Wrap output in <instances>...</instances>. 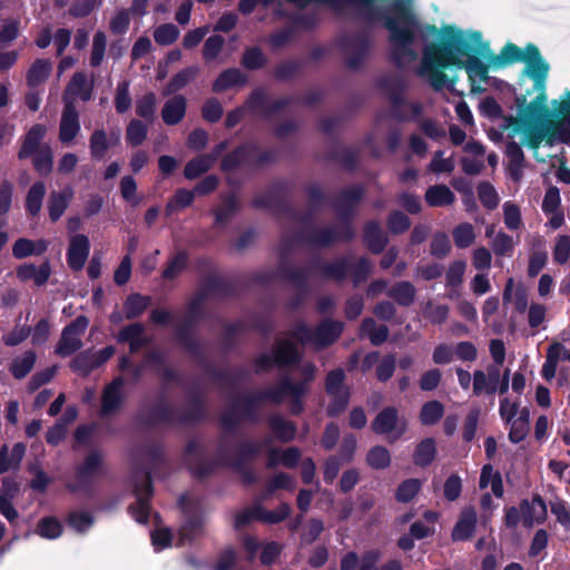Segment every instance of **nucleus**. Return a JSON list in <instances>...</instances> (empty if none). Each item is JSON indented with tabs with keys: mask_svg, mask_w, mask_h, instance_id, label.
Returning a JSON list of instances; mask_svg holds the SVG:
<instances>
[{
	"mask_svg": "<svg viewBox=\"0 0 570 570\" xmlns=\"http://www.w3.org/2000/svg\"><path fill=\"white\" fill-rule=\"evenodd\" d=\"M452 32L463 31L446 27L442 31L440 43L428 45L423 50L417 75L424 78L434 90H441L448 85L449 80L443 69L450 66L464 68L472 81L488 79V70L491 68L488 60L484 63L475 56L470 55L469 52H475L472 49L458 51L450 45Z\"/></svg>",
	"mask_w": 570,
	"mask_h": 570,
	"instance_id": "nucleus-1",
	"label": "nucleus"
},
{
	"mask_svg": "<svg viewBox=\"0 0 570 570\" xmlns=\"http://www.w3.org/2000/svg\"><path fill=\"white\" fill-rule=\"evenodd\" d=\"M546 101L543 94L532 100L524 109L527 119L515 121L511 130L512 136H522V142L531 148H538L543 140L549 145L570 141V91L567 99L560 102L557 120L544 121Z\"/></svg>",
	"mask_w": 570,
	"mask_h": 570,
	"instance_id": "nucleus-2",
	"label": "nucleus"
},
{
	"mask_svg": "<svg viewBox=\"0 0 570 570\" xmlns=\"http://www.w3.org/2000/svg\"><path fill=\"white\" fill-rule=\"evenodd\" d=\"M342 330L343 324L337 321H324L315 330L299 323L295 326L291 337L278 342L272 354H263L257 358L256 367L259 371H265L275 364L295 362L298 358V351L294 341L322 348L332 344L340 336Z\"/></svg>",
	"mask_w": 570,
	"mask_h": 570,
	"instance_id": "nucleus-3",
	"label": "nucleus"
},
{
	"mask_svg": "<svg viewBox=\"0 0 570 570\" xmlns=\"http://www.w3.org/2000/svg\"><path fill=\"white\" fill-rule=\"evenodd\" d=\"M450 45L458 51H463L464 49L474 50L475 53L488 60L489 67H492V69L504 68L514 62L524 61L525 58V50L521 51L513 43H507L499 55L493 53L490 50L489 43L482 40L481 33L478 31L452 32Z\"/></svg>",
	"mask_w": 570,
	"mask_h": 570,
	"instance_id": "nucleus-4",
	"label": "nucleus"
},
{
	"mask_svg": "<svg viewBox=\"0 0 570 570\" xmlns=\"http://www.w3.org/2000/svg\"><path fill=\"white\" fill-rule=\"evenodd\" d=\"M315 373V366L307 364L302 368L303 381L299 383H292L288 379L283 380L276 387L269 390L266 393V397H269L274 402H281L283 399L289 396L293 399L291 411L294 414H298L303 406L298 401L303 394L308 390V383L313 380Z\"/></svg>",
	"mask_w": 570,
	"mask_h": 570,
	"instance_id": "nucleus-5",
	"label": "nucleus"
},
{
	"mask_svg": "<svg viewBox=\"0 0 570 570\" xmlns=\"http://www.w3.org/2000/svg\"><path fill=\"white\" fill-rule=\"evenodd\" d=\"M406 421L399 417L397 410L389 406L382 410L372 422V430L376 434L385 435L389 442H395L406 431Z\"/></svg>",
	"mask_w": 570,
	"mask_h": 570,
	"instance_id": "nucleus-6",
	"label": "nucleus"
},
{
	"mask_svg": "<svg viewBox=\"0 0 570 570\" xmlns=\"http://www.w3.org/2000/svg\"><path fill=\"white\" fill-rule=\"evenodd\" d=\"M136 503L129 507L130 514L137 522L144 523L148 519V500L151 495L150 478L147 473L140 472L135 476Z\"/></svg>",
	"mask_w": 570,
	"mask_h": 570,
	"instance_id": "nucleus-7",
	"label": "nucleus"
},
{
	"mask_svg": "<svg viewBox=\"0 0 570 570\" xmlns=\"http://www.w3.org/2000/svg\"><path fill=\"white\" fill-rule=\"evenodd\" d=\"M344 372L342 370H334L327 374L326 377V392L332 397L328 405V414L336 415L341 413L348 403V392L344 384Z\"/></svg>",
	"mask_w": 570,
	"mask_h": 570,
	"instance_id": "nucleus-8",
	"label": "nucleus"
},
{
	"mask_svg": "<svg viewBox=\"0 0 570 570\" xmlns=\"http://www.w3.org/2000/svg\"><path fill=\"white\" fill-rule=\"evenodd\" d=\"M289 507L287 504H281L276 510L268 511L261 505L254 507L248 510H244L236 515L235 527L242 528L252 520H258L264 523L274 524L283 521L289 514Z\"/></svg>",
	"mask_w": 570,
	"mask_h": 570,
	"instance_id": "nucleus-9",
	"label": "nucleus"
},
{
	"mask_svg": "<svg viewBox=\"0 0 570 570\" xmlns=\"http://www.w3.org/2000/svg\"><path fill=\"white\" fill-rule=\"evenodd\" d=\"M88 326V320L85 316H78L70 325L65 327L57 353L61 356H68L81 347V336Z\"/></svg>",
	"mask_w": 570,
	"mask_h": 570,
	"instance_id": "nucleus-10",
	"label": "nucleus"
},
{
	"mask_svg": "<svg viewBox=\"0 0 570 570\" xmlns=\"http://www.w3.org/2000/svg\"><path fill=\"white\" fill-rule=\"evenodd\" d=\"M79 114L71 102H66L59 122V141L63 145H71L80 132Z\"/></svg>",
	"mask_w": 570,
	"mask_h": 570,
	"instance_id": "nucleus-11",
	"label": "nucleus"
},
{
	"mask_svg": "<svg viewBox=\"0 0 570 570\" xmlns=\"http://www.w3.org/2000/svg\"><path fill=\"white\" fill-rule=\"evenodd\" d=\"M500 382V370L495 365H490L485 371L476 370L473 373V395H493L498 390Z\"/></svg>",
	"mask_w": 570,
	"mask_h": 570,
	"instance_id": "nucleus-12",
	"label": "nucleus"
},
{
	"mask_svg": "<svg viewBox=\"0 0 570 570\" xmlns=\"http://www.w3.org/2000/svg\"><path fill=\"white\" fill-rule=\"evenodd\" d=\"M114 354L115 348L112 346L105 347L97 353L85 352L72 361L71 366L79 374L87 375L90 371L107 362Z\"/></svg>",
	"mask_w": 570,
	"mask_h": 570,
	"instance_id": "nucleus-13",
	"label": "nucleus"
},
{
	"mask_svg": "<svg viewBox=\"0 0 570 570\" xmlns=\"http://www.w3.org/2000/svg\"><path fill=\"white\" fill-rule=\"evenodd\" d=\"M527 71L538 85L543 87L549 71V65L541 58L538 48L533 45L525 47Z\"/></svg>",
	"mask_w": 570,
	"mask_h": 570,
	"instance_id": "nucleus-14",
	"label": "nucleus"
},
{
	"mask_svg": "<svg viewBox=\"0 0 570 570\" xmlns=\"http://www.w3.org/2000/svg\"><path fill=\"white\" fill-rule=\"evenodd\" d=\"M570 362V350L559 342H553L547 350L546 362L542 365L541 375L551 381L556 376L559 362Z\"/></svg>",
	"mask_w": 570,
	"mask_h": 570,
	"instance_id": "nucleus-15",
	"label": "nucleus"
},
{
	"mask_svg": "<svg viewBox=\"0 0 570 570\" xmlns=\"http://www.w3.org/2000/svg\"><path fill=\"white\" fill-rule=\"evenodd\" d=\"M47 135V127L42 124H36L24 135L20 150L18 153L19 159H26L31 157L35 153L39 151L45 142L43 138Z\"/></svg>",
	"mask_w": 570,
	"mask_h": 570,
	"instance_id": "nucleus-16",
	"label": "nucleus"
},
{
	"mask_svg": "<svg viewBox=\"0 0 570 570\" xmlns=\"http://www.w3.org/2000/svg\"><path fill=\"white\" fill-rule=\"evenodd\" d=\"M102 463L104 458L99 452H90L86 456L83 463L80 464L77 469V481L75 483H69L68 488L71 491H78L81 488V485L85 484L88 478L100 471V469L102 468Z\"/></svg>",
	"mask_w": 570,
	"mask_h": 570,
	"instance_id": "nucleus-17",
	"label": "nucleus"
},
{
	"mask_svg": "<svg viewBox=\"0 0 570 570\" xmlns=\"http://www.w3.org/2000/svg\"><path fill=\"white\" fill-rule=\"evenodd\" d=\"M89 239L82 234L75 235L70 238L68 249V264L70 268L80 271L89 255Z\"/></svg>",
	"mask_w": 570,
	"mask_h": 570,
	"instance_id": "nucleus-18",
	"label": "nucleus"
},
{
	"mask_svg": "<svg viewBox=\"0 0 570 570\" xmlns=\"http://www.w3.org/2000/svg\"><path fill=\"white\" fill-rule=\"evenodd\" d=\"M52 62L49 59H36L27 69L26 82L30 89L42 86L52 73Z\"/></svg>",
	"mask_w": 570,
	"mask_h": 570,
	"instance_id": "nucleus-19",
	"label": "nucleus"
},
{
	"mask_svg": "<svg viewBox=\"0 0 570 570\" xmlns=\"http://www.w3.org/2000/svg\"><path fill=\"white\" fill-rule=\"evenodd\" d=\"M522 523L525 527H532L534 523H541L547 517V507L540 497L533 498L531 501L523 500L521 502Z\"/></svg>",
	"mask_w": 570,
	"mask_h": 570,
	"instance_id": "nucleus-20",
	"label": "nucleus"
},
{
	"mask_svg": "<svg viewBox=\"0 0 570 570\" xmlns=\"http://www.w3.org/2000/svg\"><path fill=\"white\" fill-rule=\"evenodd\" d=\"M122 386L124 380L117 377L105 389L101 406L102 415H110L119 409L124 399Z\"/></svg>",
	"mask_w": 570,
	"mask_h": 570,
	"instance_id": "nucleus-21",
	"label": "nucleus"
},
{
	"mask_svg": "<svg viewBox=\"0 0 570 570\" xmlns=\"http://www.w3.org/2000/svg\"><path fill=\"white\" fill-rule=\"evenodd\" d=\"M223 145L218 146L215 151H213L209 155H200L190 161H188L184 169V175L187 179H195L202 174L209 170L215 161L217 160L218 156L220 155V151L223 149Z\"/></svg>",
	"mask_w": 570,
	"mask_h": 570,
	"instance_id": "nucleus-22",
	"label": "nucleus"
},
{
	"mask_svg": "<svg viewBox=\"0 0 570 570\" xmlns=\"http://www.w3.org/2000/svg\"><path fill=\"white\" fill-rule=\"evenodd\" d=\"M50 274L51 268L48 262L42 263L40 266H36L33 264H23L17 269V276L20 281H33L37 286L46 284Z\"/></svg>",
	"mask_w": 570,
	"mask_h": 570,
	"instance_id": "nucleus-23",
	"label": "nucleus"
},
{
	"mask_svg": "<svg viewBox=\"0 0 570 570\" xmlns=\"http://www.w3.org/2000/svg\"><path fill=\"white\" fill-rule=\"evenodd\" d=\"M119 142V134L108 136L105 130L96 129L89 139L91 156L97 159L104 158L106 151Z\"/></svg>",
	"mask_w": 570,
	"mask_h": 570,
	"instance_id": "nucleus-24",
	"label": "nucleus"
},
{
	"mask_svg": "<svg viewBox=\"0 0 570 570\" xmlns=\"http://www.w3.org/2000/svg\"><path fill=\"white\" fill-rule=\"evenodd\" d=\"M26 453V445L23 443H16L11 451L8 445H2L0 449V474L11 470H17Z\"/></svg>",
	"mask_w": 570,
	"mask_h": 570,
	"instance_id": "nucleus-25",
	"label": "nucleus"
},
{
	"mask_svg": "<svg viewBox=\"0 0 570 570\" xmlns=\"http://www.w3.org/2000/svg\"><path fill=\"white\" fill-rule=\"evenodd\" d=\"M476 525V513L473 508H466L453 529L452 538L455 541H463L471 538Z\"/></svg>",
	"mask_w": 570,
	"mask_h": 570,
	"instance_id": "nucleus-26",
	"label": "nucleus"
},
{
	"mask_svg": "<svg viewBox=\"0 0 570 570\" xmlns=\"http://www.w3.org/2000/svg\"><path fill=\"white\" fill-rule=\"evenodd\" d=\"M48 248V242L45 239L31 240L19 238L12 246V254L16 258L22 259L32 255H41Z\"/></svg>",
	"mask_w": 570,
	"mask_h": 570,
	"instance_id": "nucleus-27",
	"label": "nucleus"
},
{
	"mask_svg": "<svg viewBox=\"0 0 570 570\" xmlns=\"http://www.w3.org/2000/svg\"><path fill=\"white\" fill-rule=\"evenodd\" d=\"M118 340L120 342L128 343L131 352L139 351L148 343V338L145 335V328L139 323L130 324L122 328L119 333Z\"/></svg>",
	"mask_w": 570,
	"mask_h": 570,
	"instance_id": "nucleus-28",
	"label": "nucleus"
},
{
	"mask_svg": "<svg viewBox=\"0 0 570 570\" xmlns=\"http://www.w3.org/2000/svg\"><path fill=\"white\" fill-rule=\"evenodd\" d=\"M73 196L71 188H66L62 191H53L49 196L48 210L49 217L52 222H57L68 208V205Z\"/></svg>",
	"mask_w": 570,
	"mask_h": 570,
	"instance_id": "nucleus-29",
	"label": "nucleus"
},
{
	"mask_svg": "<svg viewBox=\"0 0 570 570\" xmlns=\"http://www.w3.org/2000/svg\"><path fill=\"white\" fill-rule=\"evenodd\" d=\"M186 104V99L183 96H175L168 99L161 110L164 122L170 126L178 124L185 115Z\"/></svg>",
	"mask_w": 570,
	"mask_h": 570,
	"instance_id": "nucleus-30",
	"label": "nucleus"
},
{
	"mask_svg": "<svg viewBox=\"0 0 570 570\" xmlns=\"http://www.w3.org/2000/svg\"><path fill=\"white\" fill-rule=\"evenodd\" d=\"M507 156L509 158V174L514 181H519L523 174L524 154L517 142L511 141L507 146Z\"/></svg>",
	"mask_w": 570,
	"mask_h": 570,
	"instance_id": "nucleus-31",
	"label": "nucleus"
},
{
	"mask_svg": "<svg viewBox=\"0 0 570 570\" xmlns=\"http://www.w3.org/2000/svg\"><path fill=\"white\" fill-rule=\"evenodd\" d=\"M425 200L432 207H443L453 204L455 195L445 185H434L428 188Z\"/></svg>",
	"mask_w": 570,
	"mask_h": 570,
	"instance_id": "nucleus-32",
	"label": "nucleus"
},
{
	"mask_svg": "<svg viewBox=\"0 0 570 570\" xmlns=\"http://www.w3.org/2000/svg\"><path fill=\"white\" fill-rule=\"evenodd\" d=\"M436 455L435 441L431 438L422 440L413 453V462L419 466L430 465Z\"/></svg>",
	"mask_w": 570,
	"mask_h": 570,
	"instance_id": "nucleus-33",
	"label": "nucleus"
},
{
	"mask_svg": "<svg viewBox=\"0 0 570 570\" xmlns=\"http://www.w3.org/2000/svg\"><path fill=\"white\" fill-rule=\"evenodd\" d=\"M489 485L495 497L501 498L503 495L501 474L498 471H494L491 464H485L481 470L480 488L485 489Z\"/></svg>",
	"mask_w": 570,
	"mask_h": 570,
	"instance_id": "nucleus-34",
	"label": "nucleus"
},
{
	"mask_svg": "<svg viewBox=\"0 0 570 570\" xmlns=\"http://www.w3.org/2000/svg\"><path fill=\"white\" fill-rule=\"evenodd\" d=\"M368 51V45L364 39H355L347 42L345 47L347 65L357 68Z\"/></svg>",
	"mask_w": 570,
	"mask_h": 570,
	"instance_id": "nucleus-35",
	"label": "nucleus"
},
{
	"mask_svg": "<svg viewBox=\"0 0 570 570\" xmlns=\"http://www.w3.org/2000/svg\"><path fill=\"white\" fill-rule=\"evenodd\" d=\"M199 73V67L197 66H190L183 70H180L178 73H176L170 82L166 86L164 89L165 95L174 94L181 88H184L186 85H188L190 81H193Z\"/></svg>",
	"mask_w": 570,
	"mask_h": 570,
	"instance_id": "nucleus-36",
	"label": "nucleus"
},
{
	"mask_svg": "<svg viewBox=\"0 0 570 570\" xmlns=\"http://www.w3.org/2000/svg\"><path fill=\"white\" fill-rule=\"evenodd\" d=\"M245 77L239 69L233 68L223 71L213 85V90L220 92L234 86L243 85Z\"/></svg>",
	"mask_w": 570,
	"mask_h": 570,
	"instance_id": "nucleus-37",
	"label": "nucleus"
},
{
	"mask_svg": "<svg viewBox=\"0 0 570 570\" xmlns=\"http://www.w3.org/2000/svg\"><path fill=\"white\" fill-rule=\"evenodd\" d=\"M45 195L46 186L42 181H37L30 187L26 197V209L30 215L39 214Z\"/></svg>",
	"mask_w": 570,
	"mask_h": 570,
	"instance_id": "nucleus-38",
	"label": "nucleus"
},
{
	"mask_svg": "<svg viewBox=\"0 0 570 570\" xmlns=\"http://www.w3.org/2000/svg\"><path fill=\"white\" fill-rule=\"evenodd\" d=\"M32 156L33 168L43 176L49 175L53 167V153L50 145H43L42 148Z\"/></svg>",
	"mask_w": 570,
	"mask_h": 570,
	"instance_id": "nucleus-39",
	"label": "nucleus"
},
{
	"mask_svg": "<svg viewBox=\"0 0 570 570\" xmlns=\"http://www.w3.org/2000/svg\"><path fill=\"white\" fill-rule=\"evenodd\" d=\"M365 240L373 253H380L386 245L387 238L376 223H368L365 226Z\"/></svg>",
	"mask_w": 570,
	"mask_h": 570,
	"instance_id": "nucleus-40",
	"label": "nucleus"
},
{
	"mask_svg": "<svg viewBox=\"0 0 570 570\" xmlns=\"http://www.w3.org/2000/svg\"><path fill=\"white\" fill-rule=\"evenodd\" d=\"M391 453L383 445L371 448L366 454V463L375 470L387 469L391 464Z\"/></svg>",
	"mask_w": 570,
	"mask_h": 570,
	"instance_id": "nucleus-41",
	"label": "nucleus"
},
{
	"mask_svg": "<svg viewBox=\"0 0 570 570\" xmlns=\"http://www.w3.org/2000/svg\"><path fill=\"white\" fill-rule=\"evenodd\" d=\"M387 295L401 305H410L415 297V287L409 282H400L387 291Z\"/></svg>",
	"mask_w": 570,
	"mask_h": 570,
	"instance_id": "nucleus-42",
	"label": "nucleus"
},
{
	"mask_svg": "<svg viewBox=\"0 0 570 570\" xmlns=\"http://www.w3.org/2000/svg\"><path fill=\"white\" fill-rule=\"evenodd\" d=\"M454 244L458 248H466L475 240V230L470 223L459 224L452 232Z\"/></svg>",
	"mask_w": 570,
	"mask_h": 570,
	"instance_id": "nucleus-43",
	"label": "nucleus"
},
{
	"mask_svg": "<svg viewBox=\"0 0 570 570\" xmlns=\"http://www.w3.org/2000/svg\"><path fill=\"white\" fill-rule=\"evenodd\" d=\"M361 332L363 335L368 336L374 345L383 343L389 335L387 327L384 325L377 326L372 318H366L362 322Z\"/></svg>",
	"mask_w": 570,
	"mask_h": 570,
	"instance_id": "nucleus-44",
	"label": "nucleus"
},
{
	"mask_svg": "<svg viewBox=\"0 0 570 570\" xmlns=\"http://www.w3.org/2000/svg\"><path fill=\"white\" fill-rule=\"evenodd\" d=\"M301 458V453L295 448H289L283 452L272 450L268 456V465L283 464L287 468L294 466Z\"/></svg>",
	"mask_w": 570,
	"mask_h": 570,
	"instance_id": "nucleus-45",
	"label": "nucleus"
},
{
	"mask_svg": "<svg viewBox=\"0 0 570 570\" xmlns=\"http://www.w3.org/2000/svg\"><path fill=\"white\" fill-rule=\"evenodd\" d=\"M466 263L462 259L453 261L445 273V285L448 287H459L463 283Z\"/></svg>",
	"mask_w": 570,
	"mask_h": 570,
	"instance_id": "nucleus-46",
	"label": "nucleus"
},
{
	"mask_svg": "<svg viewBox=\"0 0 570 570\" xmlns=\"http://www.w3.org/2000/svg\"><path fill=\"white\" fill-rule=\"evenodd\" d=\"M444 414V407L439 401L425 403L420 413V420L424 425L435 424Z\"/></svg>",
	"mask_w": 570,
	"mask_h": 570,
	"instance_id": "nucleus-47",
	"label": "nucleus"
},
{
	"mask_svg": "<svg viewBox=\"0 0 570 570\" xmlns=\"http://www.w3.org/2000/svg\"><path fill=\"white\" fill-rule=\"evenodd\" d=\"M149 297L140 294H131L125 302L124 309L127 318H135L140 315L148 306Z\"/></svg>",
	"mask_w": 570,
	"mask_h": 570,
	"instance_id": "nucleus-48",
	"label": "nucleus"
},
{
	"mask_svg": "<svg viewBox=\"0 0 570 570\" xmlns=\"http://www.w3.org/2000/svg\"><path fill=\"white\" fill-rule=\"evenodd\" d=\"M36 354L31 351L17 357L11 365V373L16 379H23L33 367Z\"/></svg>",
	"mask_w": 570,
	"mask_h": 570,
	"instance_id": "nucleus-49",
	"label": "nucleus"
},
{
	"mask_svg": "<svg viewBox=\"0 0 570 570\" xmlns=\"http://www.w3.org/2000/svg\"><path fill=\"white\" fill-rule=\"evenodd\" d=\"M121 197L132 207L141 203V197L137 195V184L131 176H125L120 180Z\"/></svg>",
	"mask_w": 570,
	"mask_h": 570,
	"instance_id": "nucleus-50",
	"label": "nucleus"
},
{
	"mask_svg": "<svg viewBox=\"0 0 570 570\" xmlns=\"http://www.w3.org/2000/svg\"><path fill=\"white\" fill-rule=\"evenodd\" d=\"M253 401L249 397L237 400L233 405L232 414L223 415V423L226 426H232L236 421L249 415V405Z\"/></svg>",
	"mask_w": 570,
	"mask_h": 570,
	"instance_id": "nucleus-51",
	"label": "nucleus"
},
{
	"mask_svg": "<svg viewBox=\"0 0 570 570\" xmlns=\"http://www.w3.org/2000/svg\"><path fill=\"white\" fill-rule=\"evenodd\" d=\"M404 86V81L397 76L387 77L382 80V88L384 92L395 105L401 104Z\"/></svg>",
	"mask_w": 570,
	"mask_h": 570,
	"instance_id": "nucleus-52",
	"label": "nucleus"
},
{
	"mask_svg": "<svg viewBox=\"0 0 570 570\" xmlns=\"http://www.w3.org/2000/svg\"><path fill=\"white\" fill-rule=\"evenodd\" d=\"M362 190L358 187H352L344 191L337 204V212L344 218L352 212L353 205L361 198Z\"/></svg>",
	"mask_w": 570,
	"mask_h": 570,
	"instance_id": "nucleus-53",
	"label": "nucleus"
},
{
	"mask_svg": "<svg viewBox=\"0 0 570 570\" xmlns=\"http://www.w3.org/2000/svg\"><path fill=\"white\" fill-rule=\"evenodd\" d=\"M421 481L417 479H407L403 481L395 493V499L399 502L406 503L411 501L420 491Z\"/></svg>",
	"mask_w": 570,
	"mask_h": 570,
	"instance_id": "nucleus-54",
	"label": "nucleus"
},
{
	"mask_svg": "<svg viewBox=\"0 0 570 570\" xmlns=\"http://www.w3.org/2000/svg\"><path fill=\"white\" fill-rule=\"evenodd\" d=\"M195 193L187 189H178L174 197L166 205V213L170 215L171 213L179 210L189 206L194 200Z\"/></svg>",
	"mask_w": 570,
	"mask_h": 570,
	"instance_id": "nucleus-55",
	"label": "nucleus"
},
{
	"mask_svg": "<svg viewBox=\"0 0 570 570\" xmlns=\"http://www.w3.org/2000/svg\"><path fill=\"white\" fill-rule=\"evenodd\" d=\"M62 532L61 523L55 518L41 519L37 527V533L46 539H56Z\"/></svg>",
	"mask_w": 570,
	"mask_h": 570,
	"instance_id": "nucleus-56",
	"label": "nucleus"
},
{
	"mask_svg": "<svg viewBox=\"0 0 570 570\" xmlns=\"http://www.w3.org/2000/svg\"><path fill=\"white\" fill-rule=\"evenodd\" d=\"M269 424L276 436L283 441H289L295 435L294 425L281 416H273Z\"/></svg>",
	"mask_w": 570,
	"mask_h": 570,
	"instance_id": "nucleus-57",
	"label": "nucleus"
},
{
	"mask_svg": "<svg viewBox=\"0 0 570 570\" xmlns=\"http://www.w3.org/2000/svg\"><path fill=\"white\" fill-rule=\"evenodd\" d=\"M67 522L77 532H83L92 525L94 519L89 512L75 510L69 513Z\"/></svg>",
	"mask_w": 570,
	"mask_h": 570,
	"instance_id": "nucleus-58",
	"label": "nucleus"
},
{
	"mask_svg": "<svg viewBox=\"0 0 570 570\" xmlns=\"http://www.w3.org/2000/svg\"><path fill=\"white\" fill-rule=\"evenodd\" d=\"M179 36L178 28L173 23H165L154 31L155 41L161 46H168L176 41Z\"/></svg>",
	"mask_w": 570,
	"mask_h": 570,
	"instance_id": "nucleus-59",
	"label": "nucleus"
},
{
	"mask_svg": "<svg viewBox=\"0 0 570 570\" xmlns=\"http://www.w3.org/2000/svg\"><path fill=\"white\" fill-rule=\"evenodd\" d=\"M503 219L510 230L519 229L522 226L521 210L519 206L507 202L503 204Z\"/></svg>",
	"mask_w": 570,
	"mask_h": 570,
	"instance_id": "nucleus-60",
	"label": "nucleus"
},
{
	"mask_svg": "<svg viewBox=\"0 0 570 570\" xmlns=\"http://www.w3.org/2000/svg\"><path fill=\"white\" fill-rule=\"evenodd\" d=\"M423 315L433 324H442L446 321L449 315V307L443 304L426 303Z\"/></svg>",
	"mask_w": 570,
	"mask_h": 570,
	"instance_id": "nucleus-61",
	"label": "nucleus"
},
{
	"mask_svg": "<svg viewBox=\"0 0 570 570\" xmlns=\"http://www.w3.org/2000/svg\"><path fill=\"white\" fill-rule=\"evenodd\" d=\"M203 528V521L199 519H189L179 530V546H184L186 542H190L197 538Z\"/></svg>",
	"mask_w": 570,
	"mask_h": 570,
	"instance_id": "nucleus-62",
	"label": "nucleus"
},
{
	"mask_svg": "<svg viewBox=\"0 0 570 570\" xmlns=\"http://www.w3.org/2000/svg\"><path fill=\"white\" fill-rule=\"evenodd\" d=\"M67 92L78 96L83 100H88L90 94L86 76L81 72L75 73L67 87Z\"/></svg>",
	"mask_w": 570,
	"mask_h": 570,
	"instance_id": "nucleus-63",
	"label": "nucleus"
},
{
	"mask_svg": "<svg viewBox=\"0 0 570 570\" xmlns=\"http://www.w3.org/2000/svg\"><path fill=\"white\" fill-rule=\"evenodd\" d=\"M553 258L558 264H566L570 261V236H558L553 248Z\"/></svg>",
	"mask_w": 570,
	"mask_h": 570,
	"instance_id": "nucleus-64",
	"label": "nucleus"
}]
</instances>
